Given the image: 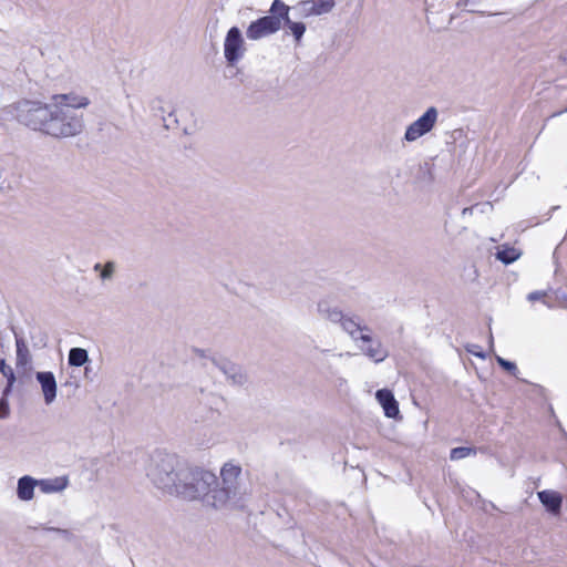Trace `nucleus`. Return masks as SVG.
<instances>
[{
    "label": "nucleus",
    "instance_id": "4c0bfd02",
    "mask_svg": "<svg viewBox=\"0 0 567 567\" xmlns=\"http://www.w3.org/2000/svg\"><path fill=\"white\" fill-rule=\"evenodd\" d=\"M565 112H567V109L565 110Z\"/></svg>",
    "mask_w": 567,
    "mask_h": 567
},
{
    "label": "nucleus",
    "instance_id": "c756f323",
    "mask_svg": "<svg viewBox=\"0 0 567 567\" xmlns=\"http://www.w3.org/2000/svg\"><path fill=\"white\" fill-rule=\"evenodd\" d=\"M177 123V117L173 111L169 112L167 116H163V124L168 130L175 127Z\"/></svg>",
    "mask_w": 567,
    "mask_h": 567
},
{
    "label": "nucleus",
    "instance_id": "9d476101",
    "mask_svg": "<svg viewBox=\"0 0 567 567\" xmlns=\"http://www.w3.org/2000/svg\"><path fill=\"white\" fill-rule=\"evenodd\" d=\"M270 13H279L280 24L282 21L285 25L290 30L296 41H300L306 32V24L302 22H293L289 18L290 7L285 4L281 0H274L270 7Z\"/></svg>",
    "mask_w": 567,
    "mask_h": 567
},
{
    "label": "nucleus",
    "instance_id": "20e7f679",
    "mask_svg": "<svg viewBox=\"0 0 567 567\" xmlns=\"http://www.w3.org/2000/svg\"><path fill=\"white\" fill-rule=\"evenodd\" d=\"M241 474V467L231 462L225 463L220 470L219 483L216 478V483L213 485V494L209 495L208 506L214 508H223L239 494V476Z\"/></svg>",
    "mask_w": 567,
    "mask_h": 567
},
{
    "label": "nucleus",
    "instance_id": "2eb2a0df",
    "mask_svg": "<svg viewBox=\"0 0 567 567\" xmlns=\"http://www.w3.org/2000/svg\"><path fill=\"white\" fill-rule=\"evenodd\" d=\"M539 502L553 515H558L561 509L563 497L561 495L551 489H544L537 493Z\"/></svg>",
    "mask_w": 567,
    "mask_h": 567
},
{
    "label": "nucleus",
    "instance_id": "412c9836",
    "mask_svg": "<svg viewBox=\"0 0 567 567\" xmlns=\"http://www.w3.org/2000/svg\"><path fill=\"white\" fill-rule=\"evenodd\" d=\"M16 365L18 369H27L31 364L30 351L22 338L16 337Z\"/></svg>",
    "mask_w": 567,
    "mask_h": 567
},
{
    "label": "nucleus",
    "instance_id": "a878e982",
    "mask_svg": "<svg viewBox=\"0 0 567 567\" xmlns=\"http://www.w3.org/2000/svg\"><path fill=\"white\" fill-rule=\"evenodd\" d=\"M94 270L95 271H99L100 270V277L101 279L103 280H109L113 277L114 275V271H115V264L113 261H107L104 266H102L101 264H96L94 266Z\"/></svg>",
    "mask_w": 567,
    "mask_h": 567
},
{
    "label": "nucleus",
    "instance_id": "6e6552de",
    "mask_svg": "<svg viewBox=\"0 0 567 567\" xmlns=\"http://www.w3.org/2000/svg\"><path fill=\"white\" fill-rule=\"evenodd\" d=\"M278 30H280V16L279 13H271L252 21L246 30V35L249 40L257 41L276 33Z\"/></svg>",
    "mask_w": 567,
    "mask_h": 567
},
{
    "label": "nucleus",
    "instance_id": "c85d7f7f",
    "mask_svg": "<svg viewBox=\"0 0 567 567\" xmlns=\"http://www.w3.org/2000/svg\"><path fill=\"white\" fill-rule=\"evenodd\" d=\"M547 293L545 291H542V290H536V291H532L527 295V300L528 301H537V300H542L547 307H551L550 305H548L545 300Z\"/></svg>",
    "mask_w": 567,
    "mask_h": 567
},
{
    "label": "nucleus",
    "instance_id": "72a5a7b5",
    "mask_svg": "<svg viewBox=\"0 0 567 567\" xmlns=\"http://www.w3.org/2000/svg\"><path fill=\"white\" fill-rule=\"evenodd\" d=\"M476 206H471V207H465L463 210H462V215L465 216L467 214H472L473 210L475 209Z\"/></svg>",
    "mask_w": 567,
    "mask_h": 567
},
{
    "label": "nucleus",
    "instance_id": "7ed1b4c3",
    "mask_svg": "<svg viewBox=\"0 0 567 567\" xmlns=\"http://www.w3.org/2000/svg\"><path fill=\"white\" fill-rule=\"evenodd\" d=\"M177 488L174 495L186 499L202 498L208 505L209 495L213 494V485L216 483V475L209 471L192 467L185 464L179 474Z\"/></svg>",
    "mask_w": 567,
    "mask_h": 567
},
{
    "label": "nucleus",
    "instance_id": "473e14b6",
    "mask_svg": "<svg viewBox=\"0 0 567 567\" xmlns=\"http://www.w3.org/2000/svg\"><path fill=\"white\" fill-rule=\"evenodd\" d=\"M467 351L471 352L472 354L478 357V358H482V359L485 358V354L483 352H478L477 350H473V349L467 348Z\"/></svg>",
    "mask_w": 567,
    "mask_h": 567
},
{
    "label": "nucleus",
    "instance_id": "f704fd0d",
    "mask_svg": "<svg viewBox=\"0 0 567 567\" xmlns=\"http://www.w3.org/2000/svg\"><path fill=\"white\" fill-rule=\"evenodd\" d=\"M87 373H91V370H89V368L86 367L85 368V374H87Z\"/></svg>",
    "mask_w": 567,
    "mask_h": 567
},
{
    "label": "nucleus",
    "instance_id": "f03ea898",
    "mask_svg": "<svg viewBox=\"0 0 567 567\" xmlns=\"http://www.w3.org/2000/svg\"><path fill=\"white\" fill-rule=\"evenodd\" d=\"M83 127L82 114L51 100L43 134L54 138H68L79 135Z\"/></svg>",
    "mask_w": 567,
    "mask_h": 567
},
{
    "label": "nucleus",
    "instance_id": "6ab92c4d",
    "mask_svg": "<svg viewBox=\"0 0 567 567\" xmlns=\"http://www.w3.org/2000/svg\"><path fill=\"white\" fill-rule=\"evenodd\" d=\"M54 103L61 105H68L78 112V109L86 107L90 104V100L86 96H80L74 94H58L52 97Z\"/></svg>",
    "mask_w": 567,
    "mask_h": 567
},
{
    "label": "nucleus",
    "instance_id": "393cba45",
    "mask_svg": "<svg viewBox=\"0 0 567 567\" xmlns=\"http://www.w3.org/2000/svg\"><path fill=\"white\" fill-rule=\"evenodd\" d=\"M474 454H476L475 449L467 447V446H460V447H454L451 450L450 458L452 461H458V460L465 458V457H467L470 455H474Z\"/></svg>",
    "mask_w": 567,
    "mask_h": 567
},
{
    "label": "nucleus",
    "instance_id": "cd10ccee",
    "mask_svg": "<svg viewBox=\"0 0 567 567\" xmlns=\"http://www.w3.org/2000/svg\"><path fill=\"white\" fill-rule=\"evenodd\" d=\"M357 339H352V341L359 348V344H365L374 341L375 339L371 336V332H359L355 337Z\"/></svg>",
    "mask_w": 567,
    "mask_h": 567
},
{
    "label": "nucleus",
    "instance_id": "f257e3e1",
    "mask_svg": "<svg viewBox=\"0 0 567 567\" xmlns=\"http://www.w3.org/2000/svg\"><path fill=\"white\" fill-rule=\"evenodd\" d=\"M185 464L173 453L156 451L150 457L146 475L155 487L174 495Z\"/></svg>",
    "mask_w": 567,
    "mask_h": 567
},
{
    "label": "nucleus",
    "instance_id": "2f4dec72",
    "mask_svg": "<svg viewBox=\"0 0 567 567\" xmlns=\"http://www.w3.org/2000/svg\"><path fill=\"white\" fill-rule=\"evenodd\" d=\"M4 177H3V167L2 165L0 164V193L3 190L4 188Z\"/></svg>",
    "mask_w": 567,
    "mask_h": 567
},
{
    "label": "nucleus",
    "instance_id": "aec40b11",
    "mask_svg": "<svg viewBox=\"0 0 567 567\" xmlns=\"http://www.w3.org/2000/svg\"><path fill=\"white\" fill-rule=\"evenodd\" d=\"M317 311L322 318L329 320L332 323H337L342 319L343 311L338 307L331 306V303L326 299L318 301Z\"/></svg>",
    "mask_w": 567,
    "mask_h": 567
},
{
    "label": "nucleus",
    "instance_id": "9b49d317",
    "mask_svg": "<svg viewBox=\"0 0 567 567\" xmlns=\"http://www.w3.org/2000/svg\"><path fill=\"white\" fill-rule=\"evenodd\" d=\"M213 364L235 385H243L247 382V375L241 367L226 359H212Z\"/></svg>",
    "mask_w": 567,
    "mask_h": 567
},
{
    "label": "nucleus",
    "instance_id": "4be33fe9",
    "mask_svg": "<svg viewBox=\"0 0 567 567\" xmlns=\"http://www.w3.org/2000/svg\"><path fill=\"white\" fill-rule=\"evenodd\" d=\"M522 252L513 246L501 245L497 247L495 257L504 265H511L520 257Z\"/></svg>",
    "mask_w": 567,
    "mask_h": 567
},
{
    "label": "nucleus",
    "instance_id": "f3484780",
    "mask_svg": "<svg viewBox=\"0 0 567 567\" xmlns=\"http://www.w3.org/2000/svg\"><path fill=\"white\" fill-rule=\"evenodd\" d=\"M38 486V480L24 475L18 480L17 496L20 501L29 502L34 497V488Z\"/></svg>",
    "mask_w": 567,
    "mask_h": 567
},
{
    "label": "nucleus",
    "instance_id": "bb28decb",
    "mask_svg": "<svg viewBox=\"0 0 567 567\" xmlns=\"http://www.w3.org/2000/svg\"><path fill=\"white\" fill-rule=\"evenodd\" d=\"M496 362L498 363L499 367H502L512 375L516 377V374L518 373V369L514 362L508 361L499 355H496Z\"/></svg>",
    "mask_w": 567,
    "mask_h": 567
},
{
    "label": "nucleus",
    "instance_id": "5701e85b",
    "mask_svg": "<svg viewBox=\"0 0 567 567\" xmlns=\"http://www.w3.org/2000/svg\"><path fill=\"white\" fill-rule=\"evenodd\" d=\"M0 373L7 379V385L2 394L8 396L12 392L17 379L13 369L7 364L4 359H0Z\"/></svg>",
    "mask_w": 567,
    "mask_h": 567
},
{
    "label": "nucleus",
    "instance_id": "1a4fd4ad",
    "mask_svg": "<svg viewBox=\"0 0 567 567\" xmlns=\"http://www.w3.org/2000/svg\"><path fill=\"white\" fill-rule=\"evenodd\" d=\"M334 7V0H302L292 9L299 17L309 18L330 13Z\"/></svg>",
    "mask_w": 567,
    "mask_h": 567
},
{
    "label": "nucleus",
    "instance_id": "423d86ee",
    "mask_svg": "<svg viewBox=\"0 0 567 567\" xmlns=\"http://www.w3.org/2000/svg\"><path fill=\"white\" fill-rule=\"evenodd\" d=\"M439 117L436 107H429L417 120L412 122L405 130L404 141L408 143L415 142L420 137L430 133L435 126Z\"/></svg>",
    "mask_w": 567,
    "mask_h": 567
},
{
    "label": "nucleus",
    "instance_id": "7c9ffc66",
    "mask_svg": "<svg viewBox=\"0 0 567 567\" xmlns=\"http://www.w3.org/2000/svg\"><path fill=\"white\" fill-rule=\"evenodd\" d=\"M10 414L9 403L7 396L0 399V419H7Z\"/></svg>",
    "mask_w": 567,
    "mask_h": 567
},
{
    "label": "nucleus",
    "instance_id": "a211bd4d",
    "mask_svg": "<svg viewBox=\"0 0 567 567\" xmlns=\"http://www.w3.org/2000/svg\"><path fill=\"white\" fill-rule=\"evenodd\" d=\"M68 485L69 480L66 476L38 480V487L44 494L62 492L68 487Z\"/></svg>",
    "mask_w": 567,
    "mask_h": 567
},
{
    "label": "nucleus",
    "instance_id": "c9c22d12",
    "mask_svg": "<svg viewBox=\"0 0 567 567\" xmlns=\"http://www.w3.org/2000/svg\"><path fill=\"white\" fill-rule=\"evenodd\" d=\"M87 373H91V370H89V368L86 367L85 368V374H87Z\"/></svg>",
    "mask_w": 567,
    "mask_h": 567
},
{
    "label": "nucleus",
    "instance_id": "e433bc0d",
    "mask_svg": "<svg viewBox=\"0 0 567 567\" xmlns=\"http://www.w3.org/2000/svg\"><path fill=\"white\" fill-rule=\"evenodd\" d=\"M564 300L567 302V296L564 297Z\"/></svg>",
    "mask_w": 567,
    "mask_h": 567
},
{
    "label": "nucleus",
    "instance_id": "dca6fc26",
    "mask_svg": "<svg viewBox=\"0 0 567 567\" xmlns=\"http://www.w3.org/2000/svg\"><path fill=\"white\" fill-rule=\"evenodd\" d=\"M359 349L365 357L375 363L384 361L389 355V351L383 347L379 339L365 344H359Z\"/></svg>",
    "mask_w": 567,
    "mask_h": 567
},
{
    "label": "nucleus",
    "instance_id": "4468645a",
    "mask_svg": "<svg viewBox=\"0 0 567 567\" xmlns=\"http://www.w3.org/2000/svg\"><path fill=\"white\" fill-rule=\"evenodd\" d=\"M375 399L382 406L386 417L394 419L399 415V403L395 400L392 391L388 389H380L375 393Z\"/></svg>",
    "mask_w": 567,
    "mask_h": 567
},
{
    "label": "nucleus",
    "instance_id": "39448f33",
    "mask_svg": "<svg viewBox=\"0 0 567 567\" xmlns=\"http://www.w3.org/2000/svg\"><path fill=\"white\" fill-rule=\"evenodd\" d=\"M50 103L22 99L9 106L13 118L30 130L43 133Z\"/></svg>",
    "mask_w": 567,
    "mask_h": 567
},
{
    "label": "nucleus",
    "instance_id": "b1692460",
    "mask_svg": "<svg viewBox=\"0 0 567 567\" xmlns=\"http://www.w3.org/2000/svg\"><path fill=\"white\" fill-rule=\"evenodd\" d=\"M89 360H90L89 353L83 348H72L69 351L68 363L71 367H76V368L82 367L86 362H89Z\"/></svg>",
    "mask_w": 567,
    "mask_h": 567
},
{
    "label": "nucleus",
    "instance_id": "f8f14e48",
    "mask_svg": "<svg viewBox=\"0 0 567 567\" xmlns=\"http://www.w3.org/2000/svg\"><path fill=\"white\" fill-rule=\"evenodd\" d=\"M35 379L39 382L45 404H51L56 398V380L51 371H40L35 373Z\"/></svg>",
    "mask_w": 567,
    "mask_h": 567
},
{
    "label": "nucleus",
    "instance_id": "0eeeda50",
    "mask_svg": "<svg viewBox=\"0 0 567 567\" xmlns=\"http://www.w3.org/2000/svg\"><path fill=\"white\" fill-rule=\"evenodd\" d=\"M246 47L238 27H231L225 37L224 56L228 65H236L245 55Z\"/></svg>",
    "mask_w": 567,
    "mask_h": 567
},
{
    "label": "nucleus",
    "instance_id": "ddd939ff",
    "mask_svg": "<svg viewBox=\"0 0 567 567\" xmlns=\"http://www.w3.org/2000/svg\"><path fill=\"white\" fill-rule=\"evenodd\" d=\"M337 323L340 324L341 329L349 334L351 339H357L359 332H371L369 326L362 324L359 316L348 315L342 312V319Z\"/></svg>",
    "mask_w": 567,
    "mask_h": 567
}]
</instances>
